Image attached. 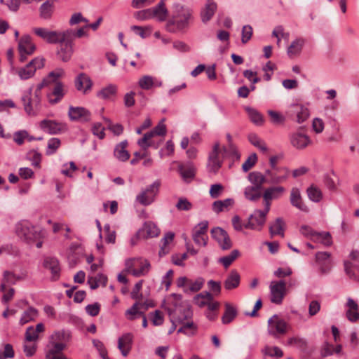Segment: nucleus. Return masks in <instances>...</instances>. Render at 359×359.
Here are the masks:
<instances>
[{
	"label": "nucleus",
	"mask_w": 359,
	"mask_h": 359,
	"mask_svg": "<svg viewBox=\"0 0 359 359\" xmlns=\"http://www.w3.org/2000/svg\"><path fill=\"white\" fill-rule=\"evenodd\" d=\"M65 75V71L62 68H57L50 72L41 84L43 86H49V93L46 97L50 104H55L60 102L67 92L66 86L59 79Z\"/></svg>",
	"instance_id": "nucleus-1"
},
{
	"label": "nucleus",
	"mask_w": 359,
	"mask_h": 359,
	"mask_svg": "<svg viewBox=\"0 0 359 359\" xmlns=\"http://www.w3.org/2000/svg\"><path fill=\"white\" fill-rule=\"evenodd\" d=\"M222 153L223 157H233L238 159L240 154L233 143L227 144L221 148L219 142L214 144L212 151L208 156V168L210 172L216 173L222 167V161L219 159V155Z\"/></svg>",
	"instance_id": "nucleus-2"
},
{
	"label": "nucleus",
	"mask_w": 359,
	"mask_h": 359,
	"mask_svg": "<svg viewBox=\"0 0 359 359\" xmlns=\"http://www.w3.org/2000/svg\"><path fill=\"white\" fill-rule=\"evenodd\" d=\"M192 11L179 3L173 4L172 18L166 24V29L171 33L182 31L189 27Z\"/></svg>",
	"instance_id": "nucleus-3"
},
{
	"label": "nucleus",
	"mask_w": 359,
	"mask_h": 359,
	"mask_svg": "<svg viewBox=\"0 0 359 359\" xmlns=\"http://www.w3.org/2000/svg\"><path fill=\"white\" fill-rule=\"evenodd\" d=\"M43 65V58L35 57L23 67H11V72L13 74L18 75L21 80H27L32 78L36 69L42 68Z\"/></svg>",
	"instance_id": "nucleus-4"
},
{
	"label": "nucleus",
	"mask_w": 359,
	"mask_h": 359,
	"mask_svg": "<svg viewBox=\"0 0 359 359\" xmlns=\"http://www.w3.org/2000/svg\"><path fill=\"white\" fill-rule=\"evenodd\" d=\"M72 32H62V34L60 38V48L57 50V56L59 58L65 62L70 60L74 53V43L71 41Z\"/></svg>",
	"instance_id": "nucleus-5"
},
{
	"label": "nucleus",
	"mask_w": 359,
	"mask_h": 359,
	"mask_svg": "<svg viewBox=\"0 0 359 359\" xmlns=\"http://www.w3.org/2000/svg\"><path fill=\"white\" fill-rule=\"evenodd\" d=\"M174 305L175 307V309H168L170 321L177 322L178 324H180L192 318L193 311L189 304H181L177 306V304H175Z\"/></svg>",
	"instance_id": "nucleus-6"
},
{
	"label": "nucleus",
	"mask_w": 359,
	"mask_h": 359,
	"mask_svg": "<svg viewBox=\"0 0 359 359\" xmlns=\"http://www.w3.org/2000/svg\"><path fill=\"white\" fill-rule=\"evenodd\" d=\"M289 325L277 315H273L268 320V333L274 338H279L287 332Z\"/></svg>",
	"instance_id": "nucleus-7"
},
{
	"label": "nucleus",
	"mask_w": 359,
	"mask_h": 359,
	"mask_svg": "<svg viewBox=\"0 0 359 359\" xmlns=\"http://www.w3.org/2000/svg\"><path fill=\"white\" fill-rule=\"evenodd\" d=\"M18 236L27 242L36 241L41 237L40 232L29 222L24 221L16 225Z\"/></svg>",
	"instance_id": "nucleus-8"
},
{
	"label": "nucleus",
	"mask_w": 359,
	"mask_h": 359,
	"mask_svg": "<svg viewBox=\"0 0 359 359\" xmlns=\"http://www.w3.org/2000/svg\"><path fill=\"white\" fill-rule=\"evenodd\" d=\"M160 182L156 180L146 187L136 196V201L142 205L147 206L151 204L158 192Z\"/></svg>",
	"instance_id": "nucleus-9"
},
{
	"label": "nucleus",
	"mask_w": 359,
	"mask_h": 359,
	"mask_svg": "<svg viewBox=\"0 0 359 359\" xmlns=\"http://www.w3.org/2000/svg\"><path fill=\"white\" fill-rule=\"evenodd\" d=\"M269 290L271 302L275 304H281L287 292L285 282L283 280L271 281Z\"/></svg>",
	"instance_id": "nucleus-10"
},
{
	"label": "nucleus",
	"mask_w": 359,
	"mask_h": 359,
	"mask_svg": "<svg viewBox=\"0 0 359 359\" xmlns=\"http://www.w3.org/2000/svg\"><path fill=\"white\" fill-rule=\"evenodd\" d=\"M166 134V126L160 122L153 130L146 133L143 137L138 140L137 144L144 150H147L149 147L154 146L151 138L155 135L164 136Z\"/></svg>",
	"instance_id": "nucleus-11"
},
{
	"label": "nucleus",
	"mask_w": 359,
	"mask_h": 359,
	"mask_svg": "<svg viewBox=\"0 0 359 359\" xmlns=\"http://www.w3.org/2000/svg\"><path fill=\"white\" fill-rule=\"evenodd\" d=\"M36 49L35 45L32 43L29 35L23 36L18 43L19 60L24 62L28 55H32Z\"/></svg>",
	"instance_id": "nucleus-12"
},
{
	"label": "nucleus",
	"mask_w": 359,
	"mask_h": 359,
	"mask_svg": "<svg viewBox=\"0 0 359 359\" xmlns=\"http://www.w3.org/2000/svg\"><path fill=\"white\" fill-rule=\"evenodd\" d=\"M40 128L50 135H57L65 132L67 128L65 123L55 120L44 119L39 123Z\"/></svg>",
	"instance_id": "nucleus-13"
},
{
	"label": "nucleus",
	"mask_w": 359,
	"mask_h": 359,
	"mask_svg": "<svg viewBox=\"0 0 359 359\" xmlns=\"http://www.w3.org/2000/svg\"><path fill=\"white\" fill-rule=\"evenodd\" d=\"M33 32L36 36L52 44L58 43L62 34V32L51 31L43 27H34Z\"/></svg>",
	"instance_id": "nucleus-14"
},
{
	"label": "nucleus",
	"mask_w": 359,
	"mask_h": 359,
	"mask_svg": "<svg viewBox=\"0 0 359 359\" xmlns=\"http://www.w3.org/2000/svg\"><path fill=\"white\" fill-rule=\"evenodd\" d=\"M208 227V221H203L198 224L193 229L192 237L196 245L205 246L208 236L206 234Z\"/></svg>",
	"instance_id": "nucleus-15"
},
{
	"label": "nucleus",
	"mask_w": 359,
	"mask_h": 359,
	"mask_svg": "<svg viewBox=\"0 0 359 359\" xmlns=\"http://www.w3.org/2000/svg\"><path fill=\"white\" fill-rule=\"evenodd\" d=\"M285 189L283 187H270L266 188L262 194L264 205L267 210H270L271 201L281 197L285 193Z\"/></svg>",
	"instance_id": "nucleus-16"
},
{
	"label": "nucleus",
	"mask_w": 359,
	"mask_h": 359,
	"mask_svg": "<svg viewBox=\"0 0 359 359\" xmlns=\"http://www.w3.org/2000/svg\"><path fill=\"white\" fill-rule=\"evenodd\" d=\"M212 238L217 241L219 247L226 250L231 248L232 243L227 232L220 227H215L211 230Z\"/></svg>",
	"instance_id": "nucleus-17"
},
{
	"label": "nucleus",
	"mask_w": 359,
	"mask_h": 359,
	"mask_svg": "<svg viewBox=\"0 0 359 359\" xmlns=\"http://www.w3.org/2000/svg\"><path fill=\"white\" fill-rule=\"evenodd\" d=\"M154 304L151 301H147L144 303L135 302L129 309L126 311V316L130 320L136 318V315L143 316L144 311L149 308L154 307Z\"/></svg>",
	"instance_id": "nucleus-18"
},
{
	"label": "nucleus",
	"mask_w": 359,
	"mask_h": 359,
	"mask_svg": "<svg viewBox=\"0 0 359 359\" xmlns=\"http://www.w3.org/2000/svg\"><path fill=\"white\" fill-rule=\"evenodd\" d=\"M290 140L291 144L297 149H303L311 144L309 137L301 131L292 133L290 135Z\"/></svg>",
	"instance_id": "nucleus-19"
},
{
	"label": "nucleus",
	"mask_w": 359,
	"mask_h": 359,
	"mask_svg": "<svg viewBox=\"0 0 359 359\" xmlns=\"http://www.w3.org/2000/svg\"><path fill=\"white\" fill-rule=\"evenodd\" d=\"M74 85L78 91L88 94L92 89L93 81L87 74L81 73L76 77Z\"/></svg>",
	"instance_id": "nucleus-20"
},
{
	"label": "nucleus",
	"mask_w": 359,
	"mask_h": 359,
	"mask_svg": "<svg viewBox=\"0 0 359 359\" xmlns=\"http://www.w3.org/2000/svg\"><path fill=\"white\" fill-rule=\"evenodd\" d=\"M288 112L291 114V116H296V121L298 123L304 122L310 115L309 109L301 104H294L290 105Z\"/></svg>",
	"instance_id": "nucleus-21"
},
{
	"label": "nucleus",
	"mask_w": 359,
	"mask_h": 359,
	"mask_svg": "<svg viewBox=\"0 0 359 359\" xmlns=\"http://www.w3.org/2000/svg\"><path fill=\"white\" fill-rule=\"evenodd\" d=\"M330 253L327 252H318L316 254V261L319 265L322 273H328L332 268Z\"/></svg>",
	"instance_id": "nucleus-22"
},
{
	"label": "nucleus",
	"mask_w": 359,
	"mask_h": 359,
	"mask_svg": "<svg viewBox=\"0 0 359 359\" xmlns=\"http://www.w3.org/2000/svg\"><path fill=\"white\" fill-rule=\"evenodd\" d=\"M43 266L50 271L51 279L57 280L60 277V266L59 261L57 258L53 257H46L44 258Z\"/></svg>",
	"instance_id": "nucleus-23"
},
{
	"label": "nucleus",
	"mask_w": 359,
	"mask_h": 359,
	"mask_svg": "<svg viewBox=\"0 0 359 359\" xmlns=\"http://www.w3.org/2000/svg\"><path fill=\"white\" fill-rule=\"evenodd\" d=\"M68 115L71 120L86 122L90 119V114L88 110L83 107H70Z\"/></svg>",
	"instance_id": "nucleus-24"
},
{
	"label": "nucleus",
	"mask_w": 359,
	"mask_h": 359,
	"mask_svg": "<svg viewBox=\"0 0 359 359\" xmlns=\"http://www.w3.org/2000/svg\"><path fill=\"white\" fill-rule=\"evenodd\" d=\"M290 201L292 206L303 212H309V208L304 203L301 191L297 187H293L290 191Z\"/></svg>",
	"instance_id": "nucleus-25"
},
{
	"label": "nucleus",
	"mask_w": 359,
	"mask_h": 359,
	"mask_svg": "<svg viewBox=\"0 0 359 359\" xmlns=\"http://www.w3.org/2000/svg\"><path fill=\"white\" fill-rule=\"evenodd\" d=\"M347 310L346 311V316L351 322H356L359 320V306L355 301L352 298L348 297L346 304Z\"/></svg>",
	"instance_id": "nucleus-26"
},
{
	"label": "nucleus",
	"mask_w": 359,
	"mask_h": 359,
	"mask_svg": "<svg viewBox=\"0 0 359 359\" xmlns=\"http://www.w3.org/2000/svg\"><path fill=\"white\" fill-rule=\"evenodd\" d=\"M149 9L151 14V18H156L160 22L165 20L168 14V11L165 6L164 0H161L156 6Z\"/></svg>",
	"instance_id": "nucleus-27"
},
{
	"label": "nucleus",
	"mask_w": 359,
	"mask_h": 359,
	"mask_svg": "<svg viewBox=\"0 0 359 359\" xmlns=\"http://www.w3.org/2000/svg\"><path fill=\"white\" fill-rule=\"evenodd\" d=\"M270 210H267L264 207L263 210H255L254 212L250 215V219L255 222L256 231H261L266 222V215Z\"/></svg>",
	"instance_id": "nucleus-28"
},
{
	"label": "nucleus",
	"mask_w": 359,
	"mask_h": 359,
	"mask_svg": "<svg viewBox=\"0 0 359 359\" xmlns=\"http://www.w3.org/2000/svg\"><path fill=\"white\" fill-rule=\"evenodd\" d=\"M133 334L130 333H126L123 334L118 340V348L121 351L123 356H127L131 348L133 342Z\"/></svg>",
	"instance_id": "nucleus-29"
},
{
	"label": "nucleus",
	"mask_w": 359,
	"mask_h": 359,
	"mask_svg": "<svg viewBox=\"0 0 359 359\" xmlns=\"http://www.w3.org/2000/svg\"><path fill=\"white\" fill-rule=\"evenodd\" d=\"M128 146L127 140H123L117 144L114 149V156L119 161L126 162L130 158V154L126 149Z\"/></svg>",
	"instance_id": "nucleus-30"
},
{
	"label": "nucleus",
	"mask_w": 359,
	"mask_h": 359,
	"mask_svg": "<svg viewBox=\"0 0 359 359\" xmlns=\"http://www.w3.org/2000/svg\"><path fill=\"white\" fill-rule=\"evenodd\" d=\"M217 10V4L213 0H207L204 8L201 10V18L203 23L210 20Z\"/></svg>",
	"instance_id": "nucleus-31"
},
{
	"label": "nucleus",
	"mask_w": 359,
	"mask_h": 359,
	"mask_svg": "<svg viewBox=\"0 0 359 359\" xmlns=\"http://www.w3.org/2000/svg\"><path fill=\"white\" fill-rule=\"evenodd\" d=\"M32 88H29L23 93L21 101L23 104L24 110L29 116H36L34 106L32 105Z\"/></svg>",
	"instance_id": "nucleus-32"
},
{
	"label": "nucleus",
	"mask_w": 359,
	"mask_h": 359,
	"mask_svg": "<svg viewBox=\"0 0 359 359\" xmlns=\"http://www.w3.org/2000/svg\"><path fill=\"white\" fill-rule=\"evenodd\" d=\"M285 229V222L281 217H278L276 220L269 224V233L271 237L274 236H280L284 237V232Z\"/></svg>",
	"instance_id": "nucleus-33"
},
{
	"label": "nucleus",
	"mask_w": 359,
	"mask_h": 359,
	"mask_svg": "<svg viewBox=\"0 0 359 359\" xmlns=\"http://www.w3.org/2000/svg\"><path fill=\"white\" fill-rule=\"evenodd\" d=\"M178 171L182 179L186 182H189L194 177L196 169L192 163L188 162L180 164L178 165Z\"/></svg>",
	"instance_id": "nucleus-34"
},
{
	"label": "nucleus",
	"mask_w": 359,
	"mask_h": 359,
	"mask_svg": "<svg viewBox=\"0 0 359 359\" xmlns=\"http://www.w3.org/2000/svg\"><path fill=\"white\" fill-rule=\"evenodd\" d=\"M241 281V276L236 270H232L228 274L224 280V285L226 290H231L238 287Z\"/></svg>",
	"instance_id": "nucleus-35"
},
{
	"label": "nucleus",
	"mask_w": 359,
	"mask_h": 359,
	"mask_svg": "<svg viewBox=\"0 0 359 359\" xmlns=\"http://www.w3.org/2000/svg\"><path fill=\"white\" fill-rule=\"evenodd\" d=\"M248 180L251 183L252 186L261 189H263V185L267 181L266 176L258 171L250 172L248 176Z\"/></svg>",
	"instance_id": "nucleus-36"
},
{
	"label": "nucleus",
	"mask_w": 359,
	"mask_h": 359,
	"mask_svg": "<svg viewBox=\"0 0 359 359\" xmlns=\"http://www.w3.org/2000/svg\"><path fill=\"white\" fill-rule=\"evenodd\" d=\"M305 44V39L303 38H297L294 40L287 48V55L289 57H294L300 54L303 46Z\"/></svg>",
	"instance_id": "nucleus-37"
},
{
	"label": "nucleus",
	"mask_w": 359,
	"mask_h": 359,
	"mask_svg": "<svg viewBox=\"0 0 359 359\" xmlns=\"http://www.w3.org/2000/svg\"><path fill=\"white\" fill-rule=\"evenodd\" d=\"M262 189L256 187L248 186L244 189L245 198L250 201H257L262 196Z\"/></svg>",
	"instance_id": "nucleus-38"
},
{
	"label": "nucleus",
	"mask_w": 359,
	"mask_h": 359,
	"mask_svg": "<svg viewBox=\"0 0 359 359\" xmlns=\"http://www.w3.org/2000/svg\"><path fill=\"white\" fill-rule=\"evenodd\" d=\"M180 324L182 326L177 330L178 333H183L187 336H193L196 333L198 326L194 323L192 318Z\"/></svg>",
	"instance_id": "nucleus-39"
},
{
	"label": "nucleus",
	"mask_w": 359,
	"mask_h": 359,
	"mask_svg": "<svg viewBox=\"0 0 359 359\" xmlns=\"http://www.w3.org/2000/svg\"><path fill=\"white\" fill-rule=\"evenodd\" d=\"M141 231L145 233L146 237L149 238L156 237L160 233V230L157 225L151 221L144 222Z\"/></svg>",
	"instance_id": "nucleus-40"
},
{
	"label": "nucleus",
	"mask_w": 359,
	"mask_h": 359,
	"mask_svg": "<svg viewBox=\"0 0 359 359\" xmlns=\"http://www.w3.org/2000/svg\"><path fill=\"white\" fill-rule=\"evenodd\" d=\"M233 204L234 201L232 198L216 201L212 203V210L216 213H219L222 211L228 210Z\"/></svg>",
	"instance_id": "nucleus-41"
},
{
	"label": "nucleus",
	"mask_w": 359,
	"mask_h": 359,
	"mask_svg": "<svg viewBox=\"0 0 359 359\" xmlns=\"http://www.w3.org/2000/svg\"><path fill=\"white\" fill-rule=\"evenodd\" d=\"M289 170L287 168L283 167L282 171L273 170L269 182L271 184H279L287 180L289 175Z\"/></svg>",
	"instance_id": "nucleus-42"
},
{
	"label": "nucleus",
	"mask_w": 359,
	"mask_h": 359,
	"mask_svg": "<svg viewBox=\"0 0 359 359\" xmlns=\"http://www.w3.org/2000/svg\"><path fill=\"white\" fill-rule=\"evenodd\" d=\"M139 261L137 266H136V271H133V276L135 277H140L142 276L146 275L151 267L150 263L147 259H143L142 258H138Z\"/></svg>",
	"instance_id": "nucleus-43"
},
{
	"label": "nucleus",
	"mask_w": 359,
	"mask_h": 359,
	"mask_svg": "<svg viewBox=\"0 0 359 359\" xmlns=\"http://www.w3.org/2000/svg\"><path fill=\"white\" fill-rule=\"evenodd\" d=\"M71 338V333L65 330L55 331L50 337V340L55 342L66 344Z\"/></svg>",
	"instance_id": "nucleus-44"
},
{
	"label": "nucleus",
	"mask_w": 359,
	"mask_h": 359,
	"mask_svg": "<svg viewBox=\"0 0 359 359\" xmlns=\"http://www.w3.org/2000/svg\"><path fill=\"white\" fill-rule=\"evenodd\" d=\"M308 198L314 203L320 202L323 198V193L320 188L316 185H311L306 189Z\"/></svg>",
	"instance_id": "nucleus-45"
},
{
	"label": "nucleus",
	"mask_w": 359,
	"mask_h": 359,
	"mask_svg": "<svg viewBox=\"0 0 359 359\" xmlns=\"http://www.w3.org/2000/svg\"><path fill=\"white\" fill-rule=\"evenodd\" d=\"M53 13V4L50 1L43 3L39 8L40 18L43 20L50 19Z\"/></svg>",
	"instance_id": "nucleus-46"
},
{
	"label": "nucleus",
	"mask_w": 359,
	"mask_h": 359,
	"mask_svg": "<svg viewBox=\"0 0 359 359\" xmlns=\"http://www.w3.org/2000/svg\"><path fill=\"white\" fill-rule=\"evenodd\" d=\"M37 316L38 311L34 307H29L28 309L23 312L19 323L21 325H24L31 321L34 320Z\"/></svg>",
	"instance_id": "nucleus-47"
},
{
	"label": "nucleus",
	"mask_w": 359,
	"mask_h": 359,
	"mask_svg": "<svg viewBox=\"0 0 359 359\" xmlns=\"http://www.w3.org/2000/svg\"><path fill=\"white\" fill-rule=\"evenodd\" d=\"M116 92L117 86L114 84H109L99 90L97 93V97L103 100H107L109 99L111 96L115 95Z\"/></svg>",
	"instance_id": "nucleus-48"
},
{
	"label": "nucleus",
	"mask_w": 359,
	"mask_h": 359,
	"mask_svg": "<svg viewBox=\"0 0 359 359\" xmlns=\"http://www.w3.org/2000/svg\"><path fill=\"white\" fill-rule=\"evenodd\" d=\"M262 353L266 356H269L276 359L280 358L283 356V351L278 346L266 345L262 348Z\"/></svg>",
	"instance_id": "nucleus-49"
},
{
	"label": "nucleus",
	"mask_w": 359,
	"mask_h": 359,
	"mask_svg": "<svg viewBox=\"0 0 359 359\" xmlns=\"http://www.w3.org/2000/svg\"><path fill=\"white\" fill-rule=\"evenodd\" d=\"M237 311L235 307L226 303L225 304V311L222 318V321L224 324L230 323L236 316Z\"/></svg>",
	"instance_id": "nucleus-50"
},
{
	"label": "nucleus",
	"mask_w": 359,
	"mask_h": 359,
	"mask_svg": "<svg viewBox=\"0 0 359 359\" xmlns=\"http://www.w3.org/2000/svg\"><path fill=\"white\" fill-rule=\"evenodd\" d=\"M346 273L352 279L359 281V267L349 261L344 263Z\"/></svg>",
	"instance_id": "nucleus-51"
},
{
	"label": "nucleus",
	"mask_w": 359,
	"mask_h": 359,
	"mask_svg": "<svg viewBox=\"0 0 359 359\" xmlns=\"http://www.w3.org/2000/svg\"><path fill=\"white\" fill-rule=\"evenodd\" d=\"M212 300H213L212 295L208 292H203L195 296L194 302L199 307H203Z\"/></svg>",
	"instance_id": "nucleus-52"
},
{
	"label": "nucleus",
	"mask_w": 359,
	"mask_h": 359,
	"mask_svg": "<svg viewBox=\"0 0 359 359\" xmlns=\"http://www.w3.org/2000/svg\"><path fill=\"white\" fill-rule=\"evenodd\" d=\"M245 111H247L252 122L257 126H261L263 124V116L257 110L252 107H245Z\"/></svg>",
	"instance_id": "nucleus-53"
},
{
	"label": "nucleus",
	"mask_w": 359,
	"mask_h": 359,
	"mask_svg": "<svg viewBox=\"0 0 359 359\" xmlns=\"http://www.w3.org/2000/svg\"><path fill=\"white\" fill-rule=\"evenodd\" d=\"M204 284V279L203 278H198L195 280H189L188 287L184 289V292L188 293L189 292H196L199 291Z\"/></svg>",
	"instance_id": "nucleus-54"
},
{
	"label": "nucleus",
	"mask_w": 359,
	"mask_h": 359,
	"mask_svg": "<svg viewBox=\"0 0 359 359\" xmlns=\"http://www.w3.org/2000/svg\"><path fill=\"white\" fill-rule=\"evenodd\" d=\"M42 88L43 84L40 83L35 90L34 95H32V105L34 106L36 115L41 107V90Z\"/></svg>",
	"instance_id": "nucleus-55"
},
{
	"label": "nucleus",
	"mask_w": 359,
	"mask_h": 359,
	"mask_svg": "<svg viewBox=\"0 0 359 359\" xmlns=\"http://www.w3.org/2000/svg\"><path fill=\"white\" fill-rule=\"evenodd\" d=\"M313 241L320 243L325 246H330L332 243V237L329 232H317L315 234V239Z\"/></svg>",
	"instance_id": "nucleus-56"
},
{
	"label": "nucleus",
	"mask_w": 359,
	"mask_h": 359,
	"mask_svg": "<svg viewBox=\"0 0 359 359\" xmlns=\"http://www.w3.org/2000/svg\"><path fill=\"white\" fill-rule=\"evenodd\" d=\"M240 252L238 250H233L226 256L219 258V262L222 264L224 268H228L233 262L239 256Z\"/></svg>",
	"instance_id": "nucleus-57"
},
{
	"label": "nucleus",
	"mask_w": 359,
	"mask_h": 359,
	"mask_svg": "<svg viewBox=\"0 0 359 359\" xmlns=\"http://www.w3.org/2000/svg\"><path fill=\"white\" fill-rule=\"evenodd\" d=\"M61 145V141L59 138L52 137L48 140L47 143L46 155L55 154Z\"/></svg>",
	"instance_id": "nucleus-58"
},
{
	"label": "nucleus",
	"mask_w": 359,
	"mask_h": 359,
	"mask_svg": "<svg viewBox=\"0 0 359 359\" xmlns=\"http://www.w3.org/2000/svg\"><path fill=\"white\" fill-rule=\"evenodd\" d=\"M138 85L143 90H150L154 86V78L149 75H144L140 78Z\"/></svg>",
	"instance_id": "nucleus-59"
},
{
	"label": "nucleus",
	"mask_w": 359,
	"mask_h": 359,
	"mask_svg": "<svg viewBox=\"0 0 359 359\" xmlns=\"http://www.w3.org/2000/svg\"><path fill=\"white\" fill-rule=\"evenodd\" d=\"M248 140L252 145L257 147L261 151L264 152L267 151V147L265 142L256 134H250L248 135Z\"/></svg>",
	"instance_id": "nucleus-60"
},
{
	"label": "nucleus",
	"mask_w": 359,
	"mask_h": 359,
	"mask_svg": "<svg viewBox=\"0 0 359 359\" xmlns=\"http://www.w3.org/2000/svg\"><path fill=\"white\" fill-rule=\"evenodd\" d=\"M175 234L172 232H168L165 234L164 237L161 239L163 245L159 251V255L163 256L168 252L167 245L171 243L174 239Z\"/></svg>",
	"instance_id": "nucleus-61"
},
{
	"label": "nucleus",
	"mask_w": 359,
	"mask_h": 359,
	"mask_svg": "<svg viewBox=\"0 0 359 359\" xmlns=\"http://www.w3.org/2000/svg\"><path fill=\"white\" fill-rule=\"evenodd\" d=\"M49 348L46 352H52L53 353L63 354L62 351L66 348V344L62 342H55L49 341Z\"/></svg>",
	"instance_id": "nucleus-62"
},
{
	"label": "nucleus",
	"mask_w": 359,
	"mask_h": 359,
	"mask_svg": "<svg viewBox=\"0 0 359 359\" xmlns=\"http://www.w3.org/2000/svg\"><path fill=\"white\" fill-rule=\"evenodd\" d=\"M257 161V154L255 153L251 154L242 165L243 171L245 172L249 171L256 164Z\"/></svg>",
	"instance_id": "nucleus-63"
},
{
	"label": "nucleus",
	"mask_w": 359,
	"mask_h": 359,
	"mask_svg": "<svg viewBox=\"0 0 359 359\" xmlns=\"http://www.w3.org/2000/svg\"><path fill=\"white\" fill-rule=\"evenodd\" d=\"M175 207L180 211H189L192 208L193 205L186 198H180Z\"/></svg>",
	"instance_id": "nucleus-64"
}]
</instances>
